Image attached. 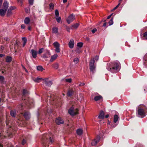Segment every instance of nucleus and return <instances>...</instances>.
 I'll list each match as a JSON object with an SVG mask.
<instances>
[{
    "mask_svg": "<svg viewBox=\"0 0 147 147\" xmlns=\"http://www.w3.org/2000/svg\"><path fill=\"white\" fill-rule=\"evenodd\" d=\"M23 114L19 115L20 116H23L26 120H28L30 118V113L29 112L27 111H24V112H23Z\"/></svg>",
    "mask_w": 147,
    "mask_h": 147,
    "instance_id": "8",
    "label": "nucleus"
},
{
    "mask_svg": "<svg viewBox=\"0 0 147 147\" xmlns=\"http://www.w3.org/2000/svg\"><path fill=\"white\" fill-rule=\"evenodd\" d=\"M10 9H8L7 15V17L10 16L12 14V13Z\"/></svg>",
    "mask_w": 147,
    "mask_h": 147,
    "instance_id": "31",
    "label": "nucleus"
},
{
    "mask_svg": "<svg viewBox=\"0 0 147 147\" xmlns=\"http://www.w3.org/2000/svg\"><path fill=\"white\" fill-rule=\"evenodd\" d=\"M21 27L22 29H24L25 28V26L24 24H22L21 26Z\"/></svg>",
    "mask_w": 147,
    "mask_h": 147,
    "instance_id": "55",
    "label": "nucleus"
},
{
    "mask_svg": "<svg viewBox=\"0 0 147 147\" xmlns=\"http://www.w3.org/2000/svg\"><path fill=\"white\" fill-rule=\"evenodd\" d=\"M30 53L31 54L33 57L35 59L37 57V52L34 49H31L30 51Z\"/></svg>",
    "mask_w": 147,
    "mask_h": 147,
    "instance_id": "13",
    "label": "nucleus"
},
{
    "mask_svg": "<svg viewBox=\"0 0 147 147\" xmlns=\"http://www.w3.org/2000/svg\"><path fill=\"white\" fill-rule=\"evenodd\" d=\"M65 81L66 82H68L69 83H70L72 81V79L71 78L66 79Z\"/></svg>",
    "mask_w": 147,
    "mask_h": 147,
    "instance_id": "47",
    "label": "nucleus"
},
{
    "mask_svg": "<svg viewBox=\"0 0 147 147\" xmlns=\"http://www.w3.org/2000/svg\"><path fill=\"white\" fill-rule=\"evenodd\" d=\"M53 45L55 48V51L57 53L60 52V45L58 42H55L53 43Z\"/></svg>",
    "mask_w": 147,
    "mask_h": 147,
    "instance_id": "11",
    "label": "nucleus"
},
{
    "mask_svg": "<svg viewBox=\"0 0 147 147\" xmlns=\"http://www.w3.org/2000/svg\"><path fill=\"white\" fill-rule=\"evenodd\" d=\"M55 122L57 125L63 124L64 123V121L62 118L60 117H58L56 118Z\"/></svg>",
    "mask_w": 147,
    "mask_h": 147,
    "instance_id": "10",
    "label": "nucleus"
},
{
    "mask_svg": "<svg viewBox=\"0 0 147 147\" xmlns=\"http://www.w3.org/2000/svg\"><path fill=\"white\" fill-rule=\"evenodd\" d=\"M7 10L3 9H0V16L3 17L5 16Z\"/></svg>",
    "mask_w": 147,
    "mask_h": 147,
    "instance_id": "16",
    "label": "nucleus"
},
{
    "mask_svg": "<svg viewBox=\"0 0 147 147\" xmlns=\"http://www.w3.org/2000/svg\"><path fill=\"white\" fill-rule=\"evenodd\" d=\"M113 13H112L110 15L108 16L107 18V19H110L111 18V16L113 15Z\"/></svg>",
    "mask_w": 147,
    "mask_h": 147,
    "instance_id": "57",
    "label": "nucleus"
},
{
    "mask_svg": "<svg viewBox=\"0 0 147 147\" xmlns=\"http://www.w3.org/2000/svg\"><path fill=\"white\" fill-rule=\"evenodd\" d=\"M30 21V18L28 17H26L24 20V22L25 24H27L29 23Z\"/></svg>",
    "mask_w": 147,
    "mask_h": 147,
    "instance_id": "27",
    "label": "nucleus"
},
{
    "mask_svg": "<svg viewBox=\"0 0 147 147\" xmlns=\"http://www.w3.org/2000/svg\"><path fill=\"white\" fill-rule=\"evenodd\" d=\"M78 109L76 108L74 109V107L72 106L69 109L68 113L71 115L74 116L78 114Z\"/></svg>",
    "mask_w": 147,
    "mask_h": 147,
    "instance_id": "5",
    "label": "nucleus"
},
{
    "mask_svg": "<svg viewBox=\"0 0 147 147\" xmlns=\"http://www.w3.org/2000/svg\"><path fill=\"white\" fill-rule=\"evenodd\" d=\"M79 25V24L78 23H76L73 25H72L71 26V27L72 28H74L76 29L78 27Z\"/></svg>",
    "mask_w": 147,
    "mask_h": 147,
    "instance_id": "29",
    "label": "nucleus"
},
{
    "mask_svg": "<svg viewBox=\"0 0 147 147\" xmlns=\"http://www.w3.org/2000/svg\"><path fill=\"white\" fill-rule=\"evenodd\" d=\"M98 118L100 119H103L104 118V113L103 111L101 110L100 111Z\"/></svg>",
    "mask_w": 147,
    "mask_h": 147,
    "instance_id": "18",
    "label": "nucleus"
},
{
    "mask_svg": "<svg viewBox=\"0 0 147 147\" xmlns=\"http://www.w3.org/2000/svg\"><path fill=\"white\" fill-rule=\"evenodd\" d=\"M25 11L26 13H28V8H25Z\"/></svg>",
    "mask_w": 147,
    "mask_h": 147,
    "instance_id": "58",
    "label": "nucleus"
},
{
    "mask_svg": "<svg viewBox=\"0 0 147 147\" xmlns=\"http://www.w3.org/2000/svg\"><path fill=\"white\" fill-rule=\"evenodd\" d=\"M23 107L22 104H19L17 106L15 110L16 111L17 113H19V114L18 115H19L20 114H23Z\"/></svg>",
    "mask_w": 147,
    "mask_h": 147,
    "instance_id": "7",
    "label": "nucleus"
},
{
    "mask_svg": "<svg viewBox=\"0 0 147 147\" xmlns=\"http://www.w3.org/2000/svg\"><path fill=\"white\" fill-rule=\"evenodd\" d=\"M77 133L79 135H81L82 134L83 131L82 129H78L77 130Z\"/></svg>",
    "mask_w": 147,
    "mask_h": 147,
    "instance_id": "26",
    "label": "nucleus"
},
{
    "mask_svg": "<svg viewBox=\"0 0 147 147\" xmlns=\"http://www.w3.org/2000/svg\"><path fill=\"white\" fill-rule=\"evenodd\" d=\"M55 14L56 16V17H58L59 16V13L57 9H56L55 11Z\"/></svg>",
    "mask_w": 147,
    "mask_h": 147,
    "instance_id": "41",
    "label": "nucleus"
},
{
    "mask_svg": "<svg viewBox=\"0 0 147 147\" xmlns=\"http://www.w3.org/2000/svg\"><path fill=\"white\" fill-rule=\"evenodd\" d=\"M97 143V141L94 139L91 142V145L92 146H94L96 145Z\"/></svg>",
    "mask_w": 147,
    "mask_h": 147,
    "instance_id": "38",
    "label": "nucleus"
},
{
    "mask_svg": "<svg viewBox=\"0 0 147 147\" xmlns=\"http://www.w3.org/2000/svg\"><path fill=\"white\" fill-rule=\"evenodd\" d=\"M75 16L74 14L72 13L68 16L67 19L66 21L68 24H69L75 19Z\"/></svg>",
    "mask_w": 147,
    "mask_h": 147,
    "instance_id": "9",
    "label": "nucleus"
},
{
    "mask_svg": "<svg viewBox=\"0 0 147 147\" xmlns=\"http://www.w3.org/2000/svg\"><path fill=\"white\" fill-rule=\"evenodd\" d=\"M0 82L1 83H3L4 82V78L2 76H0Z\"/></svg>",
    "mask_w": 147,
    "mask_h": 147,
    "instance_id": "35",
    "label": "nucleus"
},
{
    "mask_svg": "<svg viewBox=\"0 0 147 147\" xmlns=\"http://www.w3.org/2000/svg\"><path fill=\"white\" fill-rule=\"evenodd\" d=\"M4 40H5V41H6L8 42H9V38H8V37H5V38H4Z\"/></svg>",
    "mask_w": 147,
    "mask_h": 147,
    "instance_id": "52",
    "label": "nucleus"
},
{
    "mask_svg": "<svg viewBox=\"0 0 147 147\" xmlns=\"http://www.w3.org/2000/svg\"><path fill=\"white\" fill-rule=\"evenodd\" d=\"M95 60L94 59H91L89 63V68L90 71L94 72L95 68V67L94 65Z\"/></svg>",
    "mask_w": 147,
    "mask_h": 147,
    "instance_id": "6",
    "label": "nucleus"
},
{
    "mask_svg": "<svg viewBox=\"0 0 147 147\" xmlns=\"http://www.w3.org/2000/svg\"><path fill=\"white\" fill-rule=\"evenodd\" d=\"M49 8L50 9H51L52 10L53 9L54 7V4L52 3H51L49 4Z\"/></svg>",
    "mask_w": 147,
    "mask_h": 147,
    "instance_id": "39",
    "label": "nucleus"
},
{
    "mask_svg": "<svg viewBox=\"0 0 147 147\" xmlns=\"http://www.w3.org/2000/svg\"><path fill=\"white\" fill-rule=\"evenodd\" d=\"M74 92V90L72 89H70L68 90L67 95L68 96L71 97L72 96Z\"/></svg>",
    "mask_w": 147,
    "mask_h": 147,
    "instance_id": "14",
    "label": "nucleus"
},
{
    "mask_svg": "<svg viewBox=\"0 0 147 147\" xmlns=\"http://www.w3.org/2000/svg\"><path fill=\"white\" fill-rule=\"evenodd\" d=\"M4 56H5L4 55L1 54H0V57H2Z\"/></svg>",
    "mask_w": 147,
    "mask_h": 147,
    "instance_id": "62",
    "label": "nucleus"
},
{
    "mask_svg": "<svg viewBox=\"0 0 147 147\" xmlns=\"http://www.w3.org/2000/svg\"><path fill=\"white\" fill-rule=\"evenodd\" d=\"M74 41L73 39H71L69 43V45L70 48L72 49L74 47Z\"/></svg>",
    "mask_w": 147,
    "mask_h": 147,
    "instance_id": "17",
    "label": "nucleus"
},
{
    "mask_svg": "<svg viewBox=\"0 0 147 147\" xmlns=\"http://www.w3.org/2000/svg\"><path fill=\"white\" fill-rule=\"evenodd\" d=\"M54 140L53 138H51L50 136L47 134H44L42 138V144L45 147H48L49 144L53 143Z\"/></svg>",
    "mask_w": 147,
    "mask_h": 147,
    "instance_id": "3",
    "label": "nucleus"
},
{
    "mask_svg": "<svg viewBox=\"0 0 147 147\" xmlns=\"http://www.w3.org/2000/svg\"><path fill=\"white\" fill-rule=\"evenodd\" d=\"M100 139V136H97L96 138L95 139H94V140H95L96 141H97V142L98 143Z\"/></svg>",
    "mask_w": 147,
    "mask_h": 147,
    "instance_id": "44",
    "label": "nucleus"
},
{
    "mask_svg": "<svg viewBox=\"0 0 147 147\" xmlns=\"http://www.w3.org/2000/svg\"><path fill=\"white\" fill-rule=\"evenodd\" d=\"M12 58L10 56H7L5 58L6 61L7 63L10 62L12 60Z\"/></svg>",
    "mask_w": 147,
    "mask_h": 147,
    "instance_id": "20",
    "label": "nucleus"
},
{
    "mask_svg": "<svg viewBox=\"0 0 147 147\" xmlns=\"http://www.w3.org/2000/svg\"><path fill=\"white\" fill-rule=\"evenodd\" d=\"M94 59L95 61V60L96 61H97L98 59V56L96 55L95 57L94 58Z\"/></svg>",
    "mask_w": 147,
    "mask_h": 147,
    "instance_id": "54",
    "label": "nucleus"
},
{
    "mask_svg": "<svg viewBox=\"0 0 147 147\" xmlns=\"http://www.w3.org/2000/svg\"><path fill=\"white\" fill-rule=\"evenodd\" d=\"M65 28H66L67 31L69 32H70V29H72V28L71 27V26L70 27H69L68 26H65Z\"/></svg>",
    "mask_w": 147,
    "mask_h": 147,
    "instance_id": "40",
    "label": "nucleus"
},
{
    "mask_svg": "<svg viewBox=\"0 0 147 147\" xmlns=\"http://www.w3.org/2000/svg\"><path fill=\"white\" fill-rule=\"evenodd\" d=\"M34 0H28L29 4L31 5H33V4Z\"/></svg>",
    "mask_w": 147,
    "mask_h": 147,
    "instance_id": "46",
    "label": "nucleus"
},
{
    "mask_svg": "<svg viewBox=\"0 0 147 147\" xmlns=\"http://www.w3.org/2000/svg\"><path fill=\"white\" fill-rule=\"evenodd\" d=\"M137 111L138 115L140 116L142 118H143L146 116L145 113L147 112V109L146 108L144 109L139 108Z\"/></svg>",
    "mask_w": 147,
    "mask_h": 147,
    "instance_id": "4",
    "label": "nucleus"
},
{
    "mask_svg": "<svg viewBox=\"0 0 147 147\" xmlns=\"http://www.w3.org/2000/svg\"><path fill=\"white\" fill-rule=\"evenodd\" d=\"M85 85V84L84 83H80L79 84V86H84Z\"/></svg>",
    "mask_w": 147,
    "mask_h": 147,
    "instance_id": "56",
    "label": "nucleus"
},
{
    "mask_svg": "<svg viewBox=\"0 0 147 147\" xmlns=\"http://www.w3.org/2000/svg\"><path fill=\"white\" fill-rule=\"evenodd\" d=\"M16 8V7H11L10 8L8 9H10L11 11L12 10H13L14 9Z\"/></svg>",
    "mask_w": 147,
    "mask_h": 147,
    "instance_id": "53",
    "label": "nucleus"
},
{
    "mask_svg": "<svg viewBox=\"0 0 147 147\" xmlns=\"http://www.w3.org/2000/svg\"><path fill=\"white\" fill-rule=\"evenodd\" d=\"M44 80L42 78H39L38 77L34 79V81L36 82H39L40 81V80Z\"/></svg>",
    "mask_w": 147,
    "mask_h": 147,
    "instance_id": "30",
    "label": "nucleus"
},
{
    "mask_svg": "<svg viewBox=\"0 0 147 147\" xmlns=\"http://www.w3.org/2000/svg\"><path fill=\"white\" fill-rule=\"evenodd\" d=\"M120 64L119 61L109 63L107 64L106 68L112 73H116L118 71V69Z\"/></svg>",
    "mask_w": 147,
    "mask_h": 147,
    "instance_id": "2",
    "label": "nucleus"
},
{
    "mask_svg": "<svg viewBox=\"0 0 147 147\" xmlns=\"http://www.w3.org/2000/svg\"><path fill=\"white\" fill-rule=\"evenodd\" d=\"M73 61L75 63L77 64L78 62V58H75L74 59Z\"/></svg>",
    "mask_w": 147,
    "mask_h": 147,
    "instance_id": "45",
    "label": "nucleus"
},
{
    "mask_svg": "<svg viewBox=\"0 0 147 147\" xmlns=\"http://www.w3.org/2000/svg\"><path fill=\"white\" fill-rule=\"evenodd\" d=\"M3 2V0H0V7H1Z\"/></svg>",
    "mask_w": 147,
    "mask_h": 147,
    "instance_id": "60",
    "label": "nucleus"
},
{
    "mask_svg": "<svg viewBox=\"0 0 147 147\" xmlns=\"http://www.w3.org/2000/svg\"><path fill=\"white\" fill-rule=\"evenodd\" d=\"M44 50V49L43 48H42L40 49L38 53V54H40L41 53H42L43 51Z\"/></svg>",
    "mask_w": 147,
    "mask_h": 147,
    "instance_id": "36",
    "label": "nucleus"
},
{
    "mask_svg": "<svg viewBox=\"0 0 147 147\" xmlns=\"http://www.w3.org/2000/svg\"><path fill=\"white\" fill-rule=\"evenodd\" d=\"M37 69L38 71H42L44 69L40 65L37 66Z\"/></svg>",
    "mask_w": 147,
    "mask_h": 147,
    "instance_id": "32",
    "label": "nucleus"
},
{
    "mask_svg": "<svg viewBox=\"0 0 147 147\" xmlns=\"http://www.w3.org/2000/svg\"><path fill=\"white\" fill-rule=\"evenodd\" d=\"M22 40L23 41V42H26L27 39L26 37H23L22 38Z\"/></svg>",
    "mask_w": 147,
    "mask_h": 147,
    "instance_id": "51",
    "label": "nucleus"
},
{
    "mask_svg": "<svg viewBox=\"0 0 147 147\" xmlns=\"http://www.w3.org/2000/svg\"><path fill=\"white\" fill-rule=\"evenodd\" d=\"M143 37L144 39L147 40V31L144 33Z\"/></svg>",
    "mask_w": 147,
    "mask_h": 147,
    "instance_id": "37",
    "label": "nucleus"
},
{
    "mask_svg": "<svg viewBox=\"0 0 147 147\" xmlns=\"http://www.w3.org/2000/svg\"><path fill=\"white\" fill-rule=\"evenodd\" d=\"M97 31V29L96 28H94V29L92 30L91 31L92 33H94Z\"/></svg>",
    "mask_w": 147,
    "mask_h": 147,
    "instance_id": "49",
    "label": "nucleus"
},
{
    "mask_svg": "<svg viewBox=\"0 0 147 147\" xmlns=\"http://www.w3.org/2000/svg\"><path fill=\"white\" fill-rule=\"evenodd\" d=\"M51 54L49 51L47 50L46 53L43 55L44 58H48L50 57Z\"/></svg>",
    "mask_w": 147,
    "mask_h": 147,
    "instance_id": "19",
    "label": "nucleus"
},
{
    "mask_svg": "<svg viewBox=\"0 0 147 147\" xmlns=\"http://www.w3.org/2000/svg\"><path fill=\"white\" fill-rule=\"evenodd\" d=\"M28 29L29 30H31V28L30 26H29L28 27Z\"/></svg>",
    "mask_w": 147,
    "mask_h": 147,
    "instance_id": "63",
    "label": "nucleus"
},
{
    "mask_svg": "<svg viewBox=\"0 0 147 147\" xmlns=\"http://www.w3.org/2000/svg\"><path fill=\"white\" fill-rule=\"evenodd\" d=\"M83 45V43L82 42H78L77 43V46L78 47L81 48L82 47Z\"/></svg>",
    "mask_w": 147,
    "mask_h": 147,
    "instance_id": "42",
    "label": "nucleus"
},
{
    "mask_svg": "<svg viewBox=\"0 0 147 147\" xmlns=\"http://www.w3.org/2000/svg\"><path fill=\"white\" fill-rule=\"evenodd\" d=\"M29 94L28 91L26 89H24L22 94V99L24 100L27 108L30 109L33 107L34 105V101L33 99L30 98L28 96Z\"/></svg>",
    "mask_w": 147,
    "mask_h": 147,
    "instance_id": "1",
    "label": "nucleus"
},
{
    "mask_svg": "<svg viewBox=\"0 0 147 147\" xmlns=\"http://www.w3.org/2000/svg\"><path fill=\"white\" fill-rule=\"evenodd\" d=\"M17 1L18 2H20L21 4L22 3V0H17Z\"/></svg>",
    "mask_w": 147,
    "mask_h": 147,
    "instance_id": "61",
    "label": "nucleus"
},
{
    "mask_svg": "<svg viewBox=\"0 0 147 147\" xmlns=\"http://www.w3.org/2000/svg\"><path fill=\"white\" fill-rule=\"evenodd\" d=\"M120 3H119L112 10V11L116 9L119 6Z\"/></svg>",
    "mask_w": 147,
    "mask_h": 147,
    "instance_id": "50",
    "label": "nucleus"
},
{
    "mask_svg": "<svg viewBox=\"0 0 147 147\" xmlns=\"http://www.w3.org/2000/svg\"><path fill=\"white\" fill-rule=\"evenodd\" d=\"M53 67L54 68L57 69L59 67V64L58 63H55L53 65Z\"/></svg>",
    "mask_w": 147,
    "mask_h": 147,
    "instance_id": "34",
    "label": "nucleus"
},
{
    "mask_svg": "<svg viewBox=\"0 0 147 147\" xmlns=\"http://www.w3.org/2000/svg\"><path fill=\"white\" fill-rule=\"evenodd\" d=\"M26 140L24 139H23L22 142V145H24L26 144Z\"/></svg>",
    "mask_w": 147,
    "mask_h": 147,
    "instance_id": "48",
    "label": "nucleus"
},
{
    "mask_svg": "<svg viewBox=\"0 0 147 147\" xmlns=\"http://www.w3.org/2000/svg\"><path fill=\"white\" fill-rule=\"evenodd\" d=\"M63 3H65L67 1V0H63Z\"/></svg>",
    "mask_w": 147,
    "mask_h": 147,
    "instance_id": "64",
    "label": "nucleus"
},
{
    "mask_svg": "<svg viewBox=\"0 0 147 147\" xmlns=\"http://www.w3.org/2000/svg\"><path fill=\"white\" fill-rule=\"evenodd\" d=\"M58 30L57 28L54 27L52 29V32L53 33H57L58 32Z\"/></svg>",
    "mask_w": 147,
    "mask_h": 147,
    "instance_id": "28",
    "label": "nucleus"
},
{
    "mask_svg": "<svg viewBox=\"0 0 147 147\" xmlns=\"http://www.w3.org/2000/svg\"><path fill=\"white\" fill-rule=\"evenodd\" d=\"M106 21V20H105L104 21V22H105L104 24H103V26H106V22H105V21Z\"/></svg>",
    "mask_w": 147,
    "mask_h": 147,
    "instance_id": "59",
    "label": "nucleus"
},
{
    "mask_svg": "<svg viewBox=\"0 0 147 147\" xmlns=\"http://www.w3.org/2000/svg\"><path fill=\"white\" fill-rule=\"evenodd\" d=\"M113 17H112L110 21L109 22V25L111 26L113 24Z\"/></svg>",
    "mask_w": 147,
    "mask_h": 147,
    "instance_id": "43",
    "label": "nucleus"
},
{
    "mask_svg": "<svg viewBox=\"0 0 147 147\" xmlns=\"http://www.w3.org/2000/svg\"><path fill=\"white\" fill-rule=\"evenodd\" d=\"M144 65L147 67V53L144 56Z\"/></svg>",
    "mask_w": 147,
    "mask_h": 147,
    "instance_id": "21",
    "label": "nucleus"
},
{
    "mask_svg": "<svg viewBox=\"0 0 147 147\" xmlns=\"http://www.w3.org/2000/svg\"><path fill=\"white\" fill-rule=\"evenodd\" d=\"M16 110H11L10 111V115L13 117H15L16 115Z\"/></svg>",
    "mask_w": 147,
    "mask_h": 147,
    "instance_id": "23",
    "label": "nucleus"
},
{
    "mask_svg": "<svg viewBox=\"0 0 147 147\" xmlns=\"http://www.w3.org/2000/svg\"><path fill=\"white\" fill-rule=\"evenodd\" d=\"M56 19L57 22L59 23H61V17H56Z\"/></svg>",
    "mask_w": 147,
    "mask_h": 147,
    "instance_id": "33",
    "label": "nucleus"
},
{
    "mask_svg": "<svg viewBox=\"0 0 147 147\" xmlns=\"http://www.w3.org/2000/svg\"><path fill=\"white\" fill-rule=\"evenodd\" d=\"M8 4L9 3L7 2L6 0H5L3 5V9L7 10Z\"/></svg>",
    "mask_w": 147,
    "mask_h": 147,
    "instance_id": "15",
    "label": "nucleus"
},
{
    "mask_svg": "<svg viewBox=\"0 0 147 147\" xmlns=\"http://www.w3.org/2000/svg\"><path fill=\"white\" fill-rule=\"evenodd\" d=\"M102 97L100 95L96 96L94 98V99L96 101H97L102 98Z\"/></svg>",
    "mask_w": 147,
    "mask_h": 147,
    "instance_id": "24",
    "label": "nucleus"
},
{
    "mask_svg": "<svg viewBox=\"0 0 147 147\" xmlns=\"http://www.w3.org/2000/svg\"><path fill=\"white\" fill-rule=\"evenodd\" d=\"M58 56V55L57 54H55L53 56H52L51 57V58L50 60L51 62H53L55 60Z\"/></svg>",
    "mask_w": 147,
    "mask_h": 147,
    "instance_id": "22",
    "label": "nucleus"
},
{
    "mask_svg": "<svg viewBox=\"0 0 147 147\" xmlns=\"http://www.w3.org/2000/svg\"><path fill=\"white\" fill-rule=\"evenodd\" d=\"M119 117L117 115H115L114 116V120L113 122L114 123H116L117 121H118Z\"/></svg>",
    "mask_w": 147,
    "mask_h": 147,
    "instance_id": "25",
    "label": "nucleus"
},
{
    "mask_svg": "<svg viewBox=\"0 0 147 147\" xmlns=\"http://www.w3.org/2000/svg\"><path fill=\"white\" fill-rule=\"evenodd\" d=\"M44 82L47 86H50L53 83L51 81L49 80L48 79L44 80Z\"/></svg>",
    "mask_w": 147,
    "mask_h": 147,
    "instance_id": "12",
    "label": "nucleus"
}]
</instances>
